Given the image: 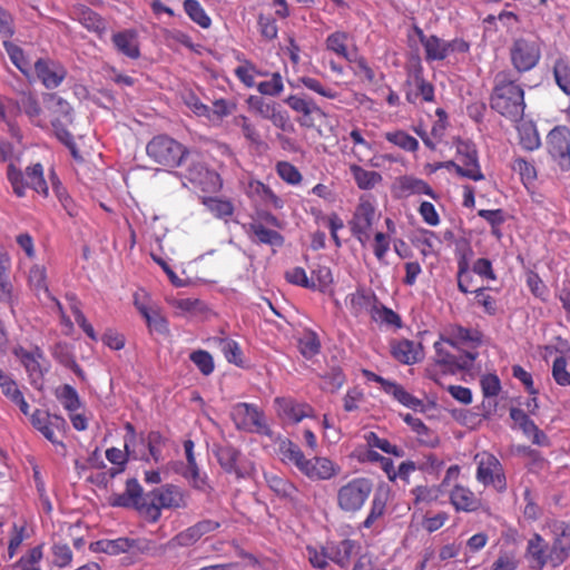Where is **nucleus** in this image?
I'll return each instance as SVG.
<instances>
[{
  "label": "nucleus",
  "instance_id": "1",
  "mask_svg": "<svg viewBox=\"0 0 570 570\" xmlns=\"http://www.w3.org/2000/svg\"><path fill=\"white\" fill-rule=\"evenodd\" d=\"M490 107L513 122L522 120L525 108L524 90L509 71H500L495 75Z\"/></svg>",
  "mask_w": 570,
  "mask_h": 570
},
{
  "label": "nucleus",
  "instance_id": "2",
  "mask_svg": "<svg viewBox=\"0 0 570 570\" xmlns=\"http://www.w3.org/2000/svg\"><path fill=\"white\" fill-rule=\"evenodd\" d=\"M570 554V539L562 533L556 537L552 546L549 548L543 538L535 533L528 541L527 556H529L534 564L533 569L541 570L546 564L559 567Z\"/></svg>",
  "mask_w": 570,
  "mask_h": 570
},
{
  "label": "nucleus",
  "instance_id": "3",
  "mask_svg": "<svg viewBox=\"0 0 570 570\" xmlns=\"http://www.w3.org/2000/svg\"><path fill=\"white\" fill-rule=\"evenodd\" d=\"M146 151L155 163L175 168L184 165L188 149L171 137L159 135L147 144Z\"/></svg>",
  "mask_w": 570,
  "mask_h": 570
},
{
  "label": "nucleus",
  "instance_id": "4",
  "mask_svg": "<svg viewBox=\"0 0 570 570\" xmlns=\"http://www.w3.org/2000/svg\"><path fill=\"white\" fill-rule=\"evenodd\" d=\"M150 501L147 508V518L156 522L160 518L161 509H184L188 505V494L179 487L165 484L148 493Z\"/></svg>",
  "mask_w": 570,
  "mask_h": 570
},
{
  "label": "nucleus",
  "instance_id": "5",
  "mask_svg": "<svg viewBox=\"0 0 570 570\" xmlns=\"http://www.w3.org/2000/svg\"><path fill=\"white\" fill-rule=\"evenodd\" d=\"M185 177L194 185L200 187L203 191L216 193L222 187L219 175L209 170L202 161L197 153L187 151L184 160Z\"/></svg>",
  "mask_w": 570,
  "mask_h": 570
},
{
  "label": "nucleus",
  "instance_id": "6",
  "mask_svg": "<svg viewBox=\"0 0 570 570\" xmlns=\"http://www.w3.org/2000/svg\"><path fill=\"white\" fill-rule=\"evenodd\" d=\"M372 491L371 480L355 478L338 489L337 505L344 512L354 513L362 509Z\"/></svg>",
  "mask_w": 570,
  "mask_h": 570
},
{
  "label": "nucleus",
  "instance_id": "7",
  "mask_svg": "<svg viewBox=\"0 0 570 570\" xmlns=\"http://www.w3.org/2000/svg\"><path fill=\"white\" fill-rule=\"evenodd\" d=\"M541 58L540 45L537 40L519 38L510 48V59L518 72L533 69Z\"/></svg>",
  "mask_w": 570,
  "mask_h": 570
},
{
  "label": "nucleus",
  "instance_id": "8",
  "mask_svg": "<svg viewBox=\"0 0 570 570\" xmlns=\"http://www.w3.org/2000/svg\"><path fill=\"white\" fill-rule=\"evenodd\" d=\"M547 151L562 171L570 169V130L556 126L546 138Z\"/></svg>",
  "mask_w": 570,
  "mask_h": 570
},
{
  "label": "nucleus",
  "instance_id": "9",
  "mask_svg": "<svg viewBox=\"0 0 570 570\" xmlns=\"http://www.w3.org/2000/svg\"><path fill=\"white\" fill-rule=\"evenodd\" d=\"M230 416L237 430L268 434V428L264 422V414L254 404H235L230 411Z\"/></svg>",
  "mask_w": 570,
  "mask_h": 570
},
{
  "label": "nucleus",
  "instance_id": "10",
  "mask_svg": "<svg viewBox=\"0 0 570 570\" xmlns=\"http://www.w3.org/2000/svg\"><path fill=\"white\" fill-rule=\"evenodd\" d=\"M475 460L478 461V481L484 485L491 484L499 492H503L507 489V482L499 460L490 453L476 454Z\"/></svg>",
  "mask_w": 570,
  "mask_h": 570
},
{
  "label": "nucleus",
  "instance_id": "11",
  "mask_svg": "<svg viewBox=\"0 0 570 570\" xmlns=\"http://www.w3.org/2000/svg\"><path fill=\"white\" fill-rule=\"evenodd\" d=\"M450 502L454 509L460 512H476L483 511L489 513V505L478 495L474 494L469 488L455 484L450 492Z\"/></svg>",
  "mask_w": 570,
  "mask_h": 570
},
{
  "label": "nucleus",
  "instance_id": "12",
  "mask_svg": "<svg viewBox=\"0 0 570 570\" xmlns=\"http://www.w3.org/2000/svg\"><path fill=\"white\" fill-rule=\"evenodd\" d=\"M248 107L252 111L259 115L262 118L268 119L274 126L286 130L288 126V117L279 111L275 102L266 101L261 96H250L247 99Z\"/></svg>",
  "mask_w": 570,
  "mask_h": 570
},
{
  "label": "nucleus",
  "instance_id": "13",
  "mask_svg": "<svg viewBox=\"0 0 570 570\" xmlns=\"http://www.w3.org/2000/svg\"><path fill=\"white\" fill-rule=\"evenodd\" d=\"M35 71L47 89L57 88L67 76V71L61 65L42 58L35 62Z\"/></svg>",
  "mask_w": 570,
  "mask_h": 570
},
{
  "label": "nucleus",
  "instance_id": "14",
  "mask_svg": "<svg viewBox=\"0 0 570 570\" xmlns=\"http://www.w3.org/2000/svg\"><path fill=\"white\" fill-rule=\"evenodd\" d=\"M326 548L330 561L345 569L350 566L352 557L358 553L361 547L354 540L344 539L338 542H327Z\"/></svg>",
  "mask_w": 570,
  "mask_h": 570
},
{
  "label": "nucleus",
  "instance_id": "15",
  "mask_svg": "<svg viewBox=\"0 0 570 570\" xmlns=\"http://www.w3.org/2000/svg\"><path fill=\"white\" fill-rule=\"evenodd\" d=\"M285 104L288 105L296 112L302 114V117L297 118V122L302 127L312 128L314 127L313 115L325 116V112L313 101L304 99L299 96L292 95L285 99Z\"/></svg>",
  "mask_w": 570,
  "mask_h": 570
},
{
  "label": "nucleus",
  "instance_id": "16",
  "mask_svg": "<svg viewBox=\"0 0 570 570\" xmlns=\"http://www.w3.org/2000/svg\"><path fill=\"white\" fill-rule=\"evenodd\" d=\"M12 352L24 366L31 384L36 385L43 375V371L40 365V360L43 358V353L39 348H36L35 352H29L21 346L14 347Z\"/></svg>",
  "mask_w": 570,
  "mask_h": 570
},
{
  "label": "nucleus",
  "instance_id": "17",
  "mask_svg": "<svg viewBox=\"0 0 570 570\" xmlns=\"http://www.w3.org/2000/svg\"><path fill=\"white\" fill-rule=\"evenodd\" d=\"M9 102L11 104L12 110L16 114L23 111L33 124H40V116L42 114V109L37 97L32 92L21 91L19 94L18 100H10Z\"/></svg>",
  "mask_w": 570,
  "mask_h": 570
},
{
  "label": "nucleus",
  "instance_id": "18",
  "mask_svg": "<svg viewBox=\"0 0 570 570\" xmlns=\"http://www.w3.org/2000/svg\"><path fill=\"white\" fill-rule=\"evenodd\" d=\"M416 33L425 51L428 61L443 60L449 56L448 41L432 35L425 36L423 31L416 28Z\"/></svg>",
  "mask_w": 570,
  "mask_h": 570
},
{
  "label": "nucleus",
  "instance_id": "19",
  "mask_svg": "<svg viewBox=\"0 0 570 570\" xmlns=\"http://www.w3.org/2000/svg\"><path fill=\"white\" fill-rule=\"evenodd\" d=\"M184 450L186 454L187 465L183 472V476L187 479L191 485L197 490H205L206 476L200 475L199 468L196 463L194 455V442L186 440L184 442Z\"/></svg>",
  "mask_w": 570,
  "mask_h": 570
},
{
  "label": "nucleus",
  "instance_id": "20",
  "mask_svg": "<svg viewBox=\"0 0 570 570\" xmlns=\"http://www.w3.org/2000/svg\"><path fill=\"white\" fill-rule=\"evenodd\" d=\"M277 413L285 420L297 423L307 417L312 409L307 404L296 403L292 399L278 397L275 400Z\"/></svg>",
  "mask_w": 570,
  "mask_h": 570
},
{
  "label": "nucleus",
  "instance_id": "21",
  "mask_svg": "<svg viewBox=\"0 0 570 570\" xmlns=\"http://www.w3.org/2000/svg\"><path fill=\"white\" fill-rule=\"evenodd\" d=\"M213 453L225 472L235 473L237 476L242 475L237 466L240 456L239 450L229 444H215Z\"/></svg>",
  "mask_w": 570,
  "mask_h": 570
},
{
  "label": "nucleus",
  "instance_id": "22",
  "mask_svg": "<svg viewBox=\"0 0 570 570\" xmlns=\"http://www.w3.org/2000/svg\"><path fill=\"white\" fill-rule=\"evenodd\" d=\"M126 430L127 435L125 438V451L117 448H110L106 451V458L115 465L124 466L129 456H134L135 459L137 458L135 452L130 450V445L136 441L135 428L132 424L127 423Z\"/></svg>",
  "mask_w": 570,
  "mask_h": 570
},
{
  "label": "nucleus",
  "instance_id": "23",
  "mask_svg": "<svg viewBox=\"0 0 570 570\" xmlns=\"http://www.w3.org/2000/svg\"><path fill=\"white\" fill-rule=\"evenodd\" d=\"M111 40L120 53L131 59H137L140 56L137 35L135 31L125 30L117 32L112 36Z\"/></svg>",
  "mask_w": 570,
  "mask_h": 570
},
{
  "label": "nucleus",
  "instance_id": "24",
  "mask_svg": "<svg viewBox=\"0 0 570 570\" xmlns=\"http://www.w3.org/2000/svg\"><path fill=\"white\" fill-rule=\"evenodd\" d=\"M303 473L313 480H328L335 474V468L326 458H313L308 460Z\"/></svg>",
  "mask_w": 570,
  "mask_h": 570
},
{
  "label": "nucleus",
  "instance_id": "25",
  "mask_svg": "<svg viewBox=\"0 0 570 570\" xmlns=\"http://www.w3.org/2000/svg\"><path fill=\"white\" fill-rule=\"evenodd\" d=\"M375 218V208L368 200H362L355 209L353 219L351 222V229H356L363 233L365 229H371Z\"/></svg>",
  "mask_w": 570,
  "mask_h": 570
},
{
  "label": "nucleus",
  "instance_id": "26",
  "mask_svg": "<svg viewBox=\"0 0 570 570\" xmlns=\"http://www.w3.org/2000/svg\"><path fill=\"white\" fill-rule=\"evenodd\" d=\"M409 86L414 87V91L410 90L406 92V100L415 102L421 96L424 101H433L434 99V87L431 82L426 81L420 72H416L412 80L409 81Z\"/></svg>",
  "mask_w": 570,
  "mask_h": 570
},
{
  "label": "nucleus",
  "instance_id": "27",
  "mask_svg": "<svg viewBox=\"0 0 570 570\" xmlns=\"http://www.w3.org/2000/svg\"><path fill=\"white\" fill-rule=\"evenodd\" d=\"M519 141L523 149L533 151L541 146V140L535 125L532 121H523L517 126Z\"/></svg>",
  "mask_w": 570,
  "mask_h": 570
},
{
  "label": "nucleus",
  "instance_id": "28",
  "mask_svg": "<svg viewBox=\"0 0 570 570\" xmlns=\"http://www.w3.org/2000/svg\"><path fill=\"white\" fill-rule=\"evenodd\" d=\"M403 420L412 428V430L417 434L419 441L428 445L430 448H434L439 444V436L432 432L421 419L415 417L411 414H405Z\"/></svg>",
  "mask_w": 570,
  "mask_h": 570
},
{
  "label": "nucleus",
  "instance_id": "29",
  "mask_svg": "<svg viewBox=\"0 0 570 570\" xmlns=\"http://www.w3.org/2000/svg\"><path fill=\"white\" fill-rule=\"evenodd\" d=\"M392 355L395 360L403 364H414L417 362L419 352L415 344L409 340H400L392 344Z\"/></svg>",
  "mask_w": 570,
  "mask_h": 570
},
{
  "label": "nucleus",
  "instance_id": "30",
  "mask_svg": "<svg viewBox=\"0 0 570 570\" xmlns=\"http://www.w3.org/2000/svg\"><path fill=\"white\" fill-rule=\"evenodd\" d=\"M249 232L253 234V240L256 243L271 246H282L284 244V237L278 232L269 229L261 223L250 224Z\"/></svg>",
  "mask_w": 570,
  "mask_h": 570
},
{
  "label": "nucleus",
  "instance_id": "31",
  "mask_svg": "<svg viewBox=\"0 0 570 570\" xmlns=\"http://www.w3.org/2000/svg\"><path fill=\"white\" fill-rule=\"evenodd\" d=\"M77 20L89 31L101 33L106 26L104 19L88 7L81 6L75 10Z\"/></svg>",
  "mask_w": 570,
  "mask_h": 570
},
{
  "label": "nucleus",
  "instance_id": "32",
  "mask_svg": "<svg viewBox=\"0 0 570 570\" xmlns=\"http://www.w3.org/2000/svg\"><path fill=\"white\" fill-rule=\"evenodd\" d=\"M266 480L269 489L277 495L291 501L296 500L297 489L292 482L276 474L266 476Z\"/></svg>",
  "mask_w": 570,
  "mask_h": 570
},
{
  "label": "nucleus",
  "instance_id": "33",
  "mask_svg": "<svg viewBox=\"0 0 570 570\" xmlns=\"http://www.w3.org/2000/svg\"><path fill=\"white\" fill-rule=\"evenodd\" d=\"M350 170L356 185L361 189H372L382 179L377 171L365 170L358 165H351Z\"/></svg>",
  "mask_w": 570,
  "mask_h": 570
},
{
  "label": "nucleus",
  "instance_id": "34",
  "mask_svg": "<svg viewBox=\"0 0 570 570\" xmlns=\"http://www.w3.org/2000/svg\"><path fill=\"white\" fill-rule=\"evenodd\" d=\"M125 492L136 504V509L140 513H142L147 517V508H148L150 498H148V493L145 497L142 495V488L139 484V482L137 481V479L132 478L126 482V491Z\"/></svg>",
  "mask_w": 570,
  "mask_h": 570
},
{
  "label": "nucleus",
  "instance_id": "35",
  "mask_svg": "<svg viewBox=\"0 0 570 570\" xmlns=\"http://www.w3.org/2000/svg\"><path fill=\"white\" fill-rule=\"evenodd\" d=\"M26 186L31 187L39 194L48 195V186L43 178L41 164H35L26 169Z\"/></svg>",
  "mask_w": 570,
  "mask_h": 570
},
{
  "label": "nucleus",
  "instance_id": "36",
  "mask_svg": "<svg viewBox=\"0 0 570 570\" xmlns=\"http://www.w3.org/2000/svg\"><path fill=\"white\" fill-rule=\"evenodd\" d=\"M184 9L195 23L205 29L210 27L212 20L197 0H185Z\"/></svg>",
  "mask_w": 570,
  "mask_h": 570
},
{
  "label": "nucleus",
  "instance_id": "37",
  "mask_svg": "<svg viewBox=\"0 0 570 570\" xmlns=\"http://www.w3.org/2000/svg\"><path fill=\"white\" fill-rule=\"evenodd\" d=\"M333 282L331 268L327 266H317L312 269L309 277V288L324 292Z\"/></svg>",
  "mask_w": 570,
  "mask_h": 570
},
{
  "label": "nucleus",
  "instance_id": "38",
  "mask_svg": "<svg viewBox=\"0 0 570 570\" xmlns=\"http://www.w3.org/2000/svg\"><path fill=\"white\" fill-rule=\"evenodd\" d=\"M456 153L460 157V161L466 166H473L475 168H480L478 161V151L471 141L468 140H458L456 141Z\"/></svg>",
  "mask_w": 570,
  "mask_h": 570
},
{
  "label": "nucleus",
  "instance_id": "39",
  "mask_svg": "<svg viewBox=\"0 0 570 570\" xmlns=\"http://www.w3.org/2000/svg\"><path fill=\"white\" fill-rule=\"evenodd\" d=\"M346 41L347 33L337 31L327 37L326 47L328 50L335 52L338 57L352 61L353 58L351 53L347 51Z\"/></svg>",
  "mask_w": 570,
  "mask_h": 570
},
{
  "label": "nucleus",
  "instance_id": "40",
  "mask_svg": "<svg viewBox=\"0 0 570 570\" xmlns=\"http://www.w3.org/2000/svg\"><path fill=\"white\" fill-rule=\"evenodd\" d=\"M400 186L403 191L409 194H425L435 198V194L432 188L422 179L404 176L400 179Z\"/></svg>",
  "mask_w": 570,
  "mask_h": 570
},
{
  "label": "nucleus",
  "instance_id": "41",
  "mask_svg": "<svg viewBox=\"0 0 570 570\" xmlns=\"http://www.w3.org/2000/svg\"><path fill=\"white\" fill-rule=\"evenodd\" d=\"M385 392L392 394L400 403L407 407L416 409L422 405V402L419 399L411 395L395 382H390V384H387V387H385Z\"/></svg>",
  "mask_w": 570,
  "mask_h": 570
},
{
  "label": "nucleus",
  "instance_id": "42",
  "mask_svg": "<svg viewBox=\"0 0 570 570\" xmlns=\"http://www.w3.org/2000/svg\"><path fill=\"white\" fill-rule=\"evenodd\" d=\"M553 76L559 88L570 95V66L563 59H558L553 67Z\"/></svg>",
  "mask_w": 570,
  "mask_h": 570
},
{
  "label": "nucleus",
  "instance_id": "43",
  "mask_svg": "<svg viewBox=\"0 0 570 570\" xmlns=\"http://www.w3.org/2000/svg\"><path fill=\"white\" fill-rule=\"evenodd\" d=\"M56 395L57 399L63 405V407L69 412H73L80 407V400L78 393L72 386L65 384L63 386L57 390Z\"/></svg>",
  "mask_w": 570,
  "mask_h": 570
},
{
  "label": "nucleus",
  "instance_id": "44",
  "mask_svg": "<svg viewBox=\"0 0 570 570\" xmlns=\"http://www.w3.org/2000/svg\"><path fill=\"white\" fill-rule=\"evenodd\" d=\"M386 508V499L383 494L376 493L372 500L368 515L363 522V527L370 529L376 520L383 517Z\"/></svg>",
  "mask_w": 570,
  "mask_h": 570
},
{
  "label": "nucleus",
  "instance_id": "45",
  "mask_svg": "<svg viewBox=\"0 0 570 570\" xmlns=\"http://www.w3.org/2000/svg\"><path fill=\"white\" fill-rule=\"evenodd\" d=\"M385 138L387 141L399 146L400 148L409 151H414L419 147V141L406 134L405 131L386 132Z\"/></svg>",
  "mask_w": 570,
  "mask_h": 570
},
{
  "label": "nucleus",
  "instance_id": "46",
  "mask_svg": "<svg viewBox=\"0 0 570 570\" xmlns=\"http://www.w3.org/2000/svg\"><path fill=\"white\" fill-rule=\"evenodd\" d=\"M455 341L473 342V343L480 344L481 343V334L476 331L473 332V331L462 327V326H455L451 332V337L444 340V342L449 343L453 347H456Z\"/></svg>",
  "mask_w": 570,
  "mask_h": 570
},
{
  "label": "nucleus",
  "instance_id": "47",
  "mask_svg": "<svg viewBox=\"0 0 570 570\" xmlns=\"http://www.w3.org/2000/svg\"><path fill=\"white\" fill-rule=\"evenodd\" d=\"M219 346L229 363H234L237 366H243L242 350L238 344L228 338H222Z\"/></svg>",
  "mask_w": 570,
  "mask_h": 570
},
{
  "label": "nucleus",
  "instance_id": "48",
  "mask_svg": "<svg viewBox=\"0 0 570 570\" xmlns=\"http://www.w3.org/2000/svg\"><path fill=\"white\" fill-rule=\"evenodd\" d=\"M435 363L444 367V372L453 374L454 364H456V356L443 347L442 342L434 343Z\"/></svg>",
  "mask_w": 570,
  "mask_h": 570
},
{
  "label": "nucleus",
  "instance_id": "49",
  "mask_svg": "<svg viewBox=\"0 0 570 570\" xmlns=\"http://www.w3.org/2000/svg\"><path fill=\"white\" fill-rule=\"evenodd\" d=\"M3 46L12 61V63L24 75L28 73L29 70V61L26 59L23 51L20 47L9 42L3 41Z\"/></svg>",
  "mask_w": 570,
  "mask_h": 570
},
{
  "label": "nucleus",
  "instance_id": "50",
  "mask_svg": "<svg viewBox=\"0 0 570 570\" xmlns=\"http://www.w3.org/2000/svg\"><path fill=\"white\" fill-rule=\"evenodd\" d=\"M97 546L106 553L118 554L128 551L132 544L127 538H118L116 540L98 541Z\"/></svg>",
  "mask_w": 570,
  "mask_h": 570
},
{
  "label": "nucleus",
  "instance_id": "51",
  "mask_svg": "<svg viewBox=\"0 0 570 570\" xmlns=\"http://www.w3.org/2000/svg\"><path fill=\"white\" fill-rule=\"evenodd\" d=\"M298 348L304 357L312 358L320 352V340L314 333H307L302 338H299Z\"/></svg>",
  "mask_w": 570,
  "mask_h": 570
},
{
  "label": "nucleus",
  "instance_id": "52",
  "mask_svg": "<svg viewBox=\"0 0 570 570\" xmlns=\"http://www.w3.org/2000/svg\"><path fill=\"white\" fill-rule=\"evenodd\" d=\"M322 387L330 392L337 391L345 382V376L340 367H333L322 377Z\"/></svg>",
  "mask_w": 570,
  "mask_h": 570
},
{
  "label": "nucleus",
  "instance_id": "53",
  "mask_svg": "<svg viewBox=\"0 0 570 570\" xmlns=\"http://www.w3.org/2000/svg\"><path fill=\"white\" fill-rule=\"evenodd\" d=\"M200 539L194 525L176 534L170 541L171 547H190Z\"/></svg>",
  "mask_w": 570,
  "mask_h": 570
},
{
  "label": "nucleus",
  "instance_id": "54",
  "mask_svg": "<svg viewBox=\"0 0 570 570\" xmlns=\"http://www.w3.org/2000/svg\"><path fill=\"white\" fill-rule=\"evenodd\" d=\"M190 360L204 375H209L214 371L213 357L206 351L198 350L193 352L190 354Z\"/></svg>",
  "mask_w": 570,
  "mask_h": 570
},
{
  "label": "nucleus",
  "instance_id": "55",
  "mask_svg": "<svg viewBox=\"0 0 570 570\" xmlns=\"http://www.w3.org/2000/svg\"><path fill=\"white\" fill-rule=\"evenodd\" d=\"M510 417L514 421L515 424L519 425V428L527 436H530V432L535 430V423L521 409L511 407Z\"/></svg>",
  "mask_w": 570,
  "mask_h": 570
},
{
  "label": "nucleus",
  "instance_id": "56",
  "mask_svg": "<svg viewBox=\"0 0 570 570\" xmlns=\"http://www.w3.org/2000/svg\"><path fill=\"white\" fill-rule=\"evenodd\" d=\"M10 261L7 255H0V299H7L10 296L11 285L8 278Z\"/></svg>",
  "mask_w": 570,
  "mask_h": 570
},
{
  "label": "nucleus",
  "instance_id": "57",
  "mask_svg": "<svg viewBox=\"0 0 570 570\" xmlns=\"http://www.w3.org/2000/svg\"><path fill=\"white\" fill-rule=\"evenodd\" d=\"M279 177L288 184L296 185L302 180L298 169L287 161H279L276 166Z\"/></svg>",
  "mask_w": 570,
  "mask_h": 570
},
{
  "label": "nucleus",
  "instance_id": "58",
  "mask_svg": "<svg viewBox=\"0 0 570 570\" xmlns=\"http://www.w3.org/2000/svg\"><path fill=\"white\" fill-rule=\"evenodd\" d=\"M552 376L559 385H570V372L567 371V360L563 356L553 361Z\"/></svg>",
  "mask_w": 570,
  "mask_h": 570
},
{
  "label": "nucleus",
  "instance_id": "59",
  "mask_svg": "<svg viewBox=\"0 0 570 570\" xmlns=\"http://www.w3.org/2000/svg\"><path fill=\"white\" fill-rule=\"evenodd\" d=\"M7 177L18 197L24 196V178L22 173L12 164L8 166Z\"/></svg>",
  "mask_w": 570,
  "mask_h": 570
},
{
  "label": "nucleus",
  "instance_id": "60",
  "mask_svg": "<svg viewBox=\"0 0 570 570\" xmlns=\"http://www.w3.org/2000/svg\"><path fill=\"white\" fill-rule=\"evenodd\" d=\"M257 89L262 95H267V96L279 95L283 90V81H282L281 75L278 72L273 73L272 79L267 80V81H262L258 85Z\"/></svg>",
  "mask_w": 570,
  "mask_h": 570
},
{
  "label": "nucleus",
  "instance_id": "61",
  "mask_svg": "<svg viewBox=\"0 0 570 570\" xmlns=\"http://www.w3.org/2000/svg\"><path fill=\"white\" fill-rule=\"evenodd\" d=\"M512 169L519 173L523 180L532 181L537 178V170L534 166L524 158H515Z\"/></svg>",
  "mask_w": 570,
  "mask_h": 570
},
{
  "label": "nucleus",
  "instance_id": "62",
  "mask_svg": "<svg viewBox=\"0 0 570 570\" xmlns=\"http://www.w3.org/2000/svg\"><path fill=\"white\" fill-rule=\"evenodd\" d=\"M372 296L366 294L365 291L358 289L354 294L351 295V309L357 315L363 309L367 308L372 303Z\"/></svg>",
  "mask_w": 570,
  "mask_h": 570
},
{
  "label": "nucleus",
  "instance_id": "63",
  "mask_svg": "<svg viewBox=\"0 0 570 570\" xmlns=\"http://www.w3.org/2000/svg\"><path fill=\"white\" fill-rule=\"evenodd\" d=\"M53 563L58 567H66L72 560V551L67 544L57 543L52 547Z\"/></svg>",
  "mask_w": 570,
  "mask_h": 570
},
{
  "label": "nucleus",
  "instance_id": "64",
  "mask_svg": "<svg viewBox=\"0 0 570 570\" xmlns=\"http://www.w3.org/2000/svg\"><path fill=\"white\" fill-rule=\"evenodd\" d=\"M205 204L217 217H228L233 214V205L227 200L208 198Z\"/></svg>",
  "mask_w": 570,
  "mask_h": 570
}]
</instances>
